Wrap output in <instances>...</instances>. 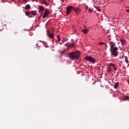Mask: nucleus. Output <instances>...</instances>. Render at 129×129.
I'll return each instance as SVG.
<instances>
[{
	"label": "nucleus",
	"instance_id": "obj_26",
	"mask_svg": "<svg viewBox=\"0 0 129 129\" xmlns=\"http://www.w3.org/2000/svg\"><path fill=\"white\" fill-rule=\"evenodd\" d=\"M103 44H104V42H100L99 43V45H103Z\"/></svg>",
	"mask_w": 129,
	"mask_h": 129
},
{
	"label": "nucleus",
	"instance_id": "obj_25",
	"mask_svg": "<svg viewBox=\"0 0 129 129\" xmlns=\"http://www.w3.org/2000/svg\"><path fill=\"white\" fill-rule=\"evenodd\" d=\"M89 12L92 13V10H91V9H89Z\"/></svg>",
	"mask_w": 129,
	"mask_h": 129
},
{
	"label": "nucleus",
	"instance_id": "obj_15",
	"mask_svg": "<svg viewBox=\"0 0 129 129\" xmlns=\"http://www.w3.org/2000/svg\"><path fill=\"white\" fill-rule=\"evenodd\" d=\"M119 83H118V82H117L116 83H115L114 84V88L115 89H117V87H118Z\"/></svg>",
	"mask_w": 129,
	"mask_h": 129
},
{
	"label": "nucleus",
	"instance_id": "obj_33",
	"mask_svg": "<svg viewBox=\"0 0 129 129\" xmlns=\"http://www.w3.org/2000/svg\"><path fill=\"white\" fill-rule=\"evenodd\" d=\"M128 85H129V81H128Z\"/></svg>",
	"mask_w": 129,
	"mask_h": 129
},
{
	"label": "nucleus",
	"instance_id": "obj_17",
	"mask_svg": "<svg viewBox=\"0 0 129 129\" xmlns=\"http://www.w3.org/2000/svg\"><path fill=\"white\" fill-rule=\"evenodd\" d=\"M94 8H95V9H96V10H97V11H98V12H100V7L94 6Z\"/></svg>",
	"mask_w": 129,
	"mask_h": 129
},
{
	"label": "nucleus",
	"instance_id": "obj_11",
	"mask_svg": "<svg viewBox=\"0 0 129 129\" xmlns=\"http://www.w3.org/2000/svg\"><path fill=\"white\" fill-rule=\"evenodd\" d=\"M74 11H75L77 15H79V13H80L81 10L79 8H77V9L74 8Z\"/></svg>",
	"mask_w": 129,
	"mask_h": 129
},
{
	"label": "nucleus",
	"instance_id": "obj_31",
	"mask_svg": "<svg viewBox=\"0 0 129 129\" xmlns=\"http://www.w3.org/2000/svg\"><path fill=\"white\" fill-rule=\"evenodd\" d=\"M43 13H41V15H40V16L39 17V18H41V17H42V14Z\"/></svg>",
	"mask_w": 129,
	"mask_h": 129
},
{
	"label": "nucleus",
	"instance_id": "obj_14",
	"mask_svg": "<svg viewBox=\"0 0 129 129\" xmlns=\"http://www.w3.org/2000/svg\"><path fill=\"white\" fill-rule=\"evenodd\" d=\"M120 41L121 43V45H124V44H125V43H126V41L124 39H120Z\"/></svg>",
	"mask_w": 129,
	"mask_h": 129
},
{
	"label": "nucleus",
	"instance_id": "obj_29",
	"mask_svg": "<svg viewBox=\"0 0 129 129\" xmlns=\"http://www.w3.org/2000/svg\"><path fill=\"white\" fill-rule=\"evenodd\" d=\"M65 42V39H63V40H62V43H64Z\"/></svg>",
	"mask_w": 129,
	"mask_h": 129
},
{
	"label": "nucleus",
	"instance_id": "obj_16",
	"mask_svg": "<svg viewBox=\"0 0 129 129\" xmlns=\"http://www.w3.org/2000/svg\"><path fill=\"white\" fill-rule=\"evenodd\" d=\"M31 9V6L30 5H27L25 7V10H29Z\"/></svg>",
	"mask_w": 129,
	"mask_h": 129
},
{
	"label": "nucleus",
	"instance_id": "obj_1",
	"mask_svg": "<svg viewBox=\"0 0 129 129\" xmlns=\"http://www.w3.org/2000/svg\"><path fill=\"white\" fill-rule=\"evenodd\" d=\"M80 56L79 51H77L68 53V57L71 60H77Z\"/></svg>",
	"mask_w": 129,
	"mask_h": 129
},
{
	"label": "nucleus",
	"instance_id": "obj_7",
	"mask_svg": "<svg viewBox=\"0 0 129 129\" xmlns=\"http://www.w3.org/2000/svg\"><path fill=\"white\" fill-rule=\"evenodd\" d=\"M110 66H111L113 68L114 71H116V70H117V66H116L115 64L111 63H110Z\"/></svg>",
	"mask_w": 129,
	"mask_h": 129
},
{
	"label": "nucleus",
	"instance_id": "obj_30",
	"mask_svg": "<svg viewBox=\"0 0 129 129\" xmlns=\"http://www.w3.org/2000/svg\"><path fill=\"white\" fill-rule=\"evenodd\" d=\"M23 2H25V3H27V0H23Z\"/></svg>",
	"mask_w": 129,
	"mask_h": 129
},
{
	"label": "nucleus",
	"instance_id": "obj_22",
	"mask_svg": "<svg viewBox=\"0 0 129 129\" xmlns=\"http://www.w3.org/2000/svg\"><path fill=\"white\" fill-rule=\"evenodd\" d=\"M57 38L58 39V42H60V41H61V37H60L59 35H57Z\"/></svg>",
	"mask_w": 129,
	"mask_h": 129
},
{
	"label": "nucleus",
	"instance_id": "obj_13",
	"mask_svg": "<svg viewBox=\"0 0 129 129\" xmlns=\"http://www.w3.org/2000/svg\"><path fill=\"white\" fill-rule=\"evenodd\" d=\"M44 11V7L42 6H39V13H42Z\"/></svg>",
	"mask_w": 129,
	"mask_h": 129
},
{
	"label": "nucleus",
	"instance_id": "obj_24",
	"mask_svg": "<svg viewBox=\"0 0 129 129\" xmlns=\"http://www.w3.org/2000/svg\"><path fill=\"white\" fill-rule=\"evenodd\" d=\"M66 51V49H64L63 51H61V55H63V54H64V52Z\"/></svg>",
	"mask_w": 129,
	"mask_h": 129
},
{
	"label": "nucleus",
	"instance_id": "obj_12",
	"mask_svg": "<svg viewBox=\"0 0 129 129\" xmlns=\"http://www.w3.org/2000/svg\"><path fill=\"white\" fill-rule=\"evenodd\" d=\"M64 45L67 46L68 47H70V48H72V47H74V43L70 44V43H66Z\"/></svg>",
	"mask_w": 129,
	"mask_h": 129
},
{
	"label": "nucleus",
	"instance_id": "obj_10",
	"mask_svg": "<svg viewBox=\"0 0 129 129\" xmlns=\"http://www.w3.org/2000/svg\"><path fill=\"white\" fill-rule=\"evenodd\" d=\"M108 66L107 72H111V71H112V68H111V66H110V63L108 64Z\"/></svg>",
	"mask_w": 129,
	"mask_h": 129
},
{
	"label": "nucleus",
	"instance_id": "obj_19",
	"mask_svg": "<svg viewBox=\"0 0 129 129\" xmlns=\"http://www.w3.org/2000/svg\"><path fill=\"white\" fill-rule=\"evenodd\" d=\"M42 4H44V5H45L46 6H49V4L47 3V2L44 1V0L42 1Z\"/></svg>",
	"mask_w": 129,
	"mask_h": 129
},
{
	"label": "nucleus",
	"instance_id": "obj_3",
	"mask_svg": "<svg viewBox=\"0 0 129 129\" xmlns=\"http://www.w3.org/2000/svg\"><path fill=\"white\" fill-rule=\"evenodd\" d=\"M86 60L87 61H89V62H91V63H93V64H94V63L96 62V60H95V59L93 58V57L90 56H86Z\"/></svg>",
	"mask_w": 129,
	"mask_h": 129
},
{
	"label": "nucleus",
	"instance_id": "obj_6",
	"mask_svg": "<svg viewBox=\"0 0 129 129\" xmlns=\"http://www.w3.org/2000/svg\"><path fill=\"white\" fill-rule=\"evenodd\" d=\"M110 49H114L115 48H117V47L115 46V43L113 41H110Z\"/></svg>",
	"mask_w": 129,
	"mask_h": 129
},
{
	"label": "nucleus",
	"instance_id": "obj_27",
	"mask_svg": "<svg viewBox=\"0 0 129 129\" xmlns=\"http://www.w3.org/2000/svg\"><path fill=\"white\" fill-rule=\"evenodd\" d=\"M61 3H62V4H63V3H64V2H65V0H60Z\"/></svg>",
	"mask_w": 129,
	"mask_h": 129
},
{
	"label": "nucleus",
	"instance_id": "obj_5",
	"mask_svg": "<svg viewBox=\"0 0 129 129\" xmlns=\"http://www.w3.org/2000/svg\"><path fill=\"white\" fill-rule=\"evenodd\" d=\"M47 35L48 37L50 38V39H53V38H54V33H51L49 29L47 30Z\"/></svg>",
	"mask_w": 129,
	"mask_h": 129
},
{
	"label": "nucleus",
	"instance_id": "obj_32",
	"mask_svg": "<svg viewBox=\"0 0 129 129\" xmlns=\"http://www.w3.org/2000/svg\"><path fill=\"white\" fill-rule=\"evenodd\" d=\"M60 45H62V43H60Z\"/></svg>",
	"mask_w": 129,
	"mask_h": 129
},
{
	"label": "nucleus",
	"instance_id": "obj_20",
	"mask_svg": "<svg viewBox=\"0 0 129 129\" xmlns=\"http://www.w3.org/2000/svg\"><path fill=\"white\" fill-rule=\"evenodd\" d=\"M125 62H126V64H128V60L127 57L125 56Z\"/></svg>",
	"mask_w": 129,
	"mask_h": 129
},
{
	"label": "nucleus",
	"instance_id": "obj_35",
	"mask_svg": "<svg viewBox=\"0 0 129 129\" xmlns=\"http://www.w3.org/2000/svg\"><path fill=\"white\" fill-rule=\"evenodd\" d=\"M40 42H42L41 41H40Z\"/></svg>",
	"mask_w": 129,
	"mask_h": 129
},
{
	"label": "nucleus",
	"instance_id": "obj_28",
	"mask_svg": "<svg viewBox=\"0 0 129 129\" xmlns=\"http://www.w3.org/2000/svg\"><path fill=\"white\" fill-rule=\"evenodd\" d=\"M126 12H127V13H129V9H127V10H126Z\"/></svg>",
	"mask_w": 129,
	"mask_h": 129
},
{
	"label": "nucleus",
	"instance_id": "obj_18",
	"mask_svg": "<svg viewBox=\"0 0 129 129\" xmlns=\"http://www.w3.org/2000/svg\"><path fill=\"white\" fill-rule=\"evenodd\" d=\"M30 14H31V15H33V16H36V15H37V12L36 11H32L30 12Z\"/></svg>",
	"mask_w": 129,
	"mask_h": 129
},
{
	"label": "nucleus",
	"instance_id": "obj_8",
	"mask_svg": "<svg viewBox=\"0 0 129 129\" xmlns=\"http://www.w3.org/2000/svg\"><path fill=\"white\" fill-rule=\"evenodd\" d=\"M49 14H50V13H49V11H48V9H46L45 10L44 15L43 16V19H45V18H46L47 16H48Z\"/></svg>",
	"mask_w": 129,
	"mask_h": 129
},
{
	"label": "nucleus",
	"instance_id": "obj_23",
	"mask_svg": "<svg viewBox=\"0 0 129 129\" xmlns=\"http://www.w3.org/2000/svg\"><path fill=\"white\" fill-rule=\"evenodd\" d=\"M25 14H26V16H29L30 15V14H31V13L25 12Z\"/></svg>",
	"mask_w": 129,
	"mask_h": 129
},
{
	"label": "nucleus",
	"instance_id": "obj_4",
	"mask_svg": "<svg viewBox=\"0 0 129 129\" xmlns=\"http://www.w3.org/2000/svg\"><path fill=\"white\" fill-rule=\"evenodd\" d=\"M72 10H74V7L73 6H70L67 9V15H69L71 12H72Z\"/></svg>",
	"mask_w": 129,
	"mask_h": 129
},
{
	"label": "nucleus",
	"instance_id": "obj_34",
	"mask_svg": "<svg viewBox=\"0 0 129 129\" xmlns=\"http://www.w3.org/2000/svg\"><path fill=\"white\" fill-rule=\"evenodd\" d=\"M12 1H16V0H12Z\"/></svg>",
	"mask_w": 129,
	"mask_h": 129
},
{
	"label": "nucleus",
	"instance_id": "obj_21",
	"mask_svg": "<svg viewBox=\"0 0 129 129\" xmlns=\"http://www.w3.org/2000/svg\"><path fill=\"white\" fill-rule=\"evenodd\" d=\"M123 100H127V99H129V97L127 96H125L123 98Z\"/></svg>",
	"mask_w": 129,
	"mask_h": 129
},
{
	"label": "nucleus",
	"instance_id": "obj_9",
	"mask_svg": "<svg viewBox=\"0 0 129 129\" xmlns=\"http://www.w3.org/2000/svg\"><path fill=\"white\" fill-rule=\"evenodd\" d=\"M82 32H83L84 34H87V33L89 32V30L87 28H84L82 29Z\"/></svg>",
	"mask_w": 129,
	"mask_h": 129
},
{
	"label": "nucleus",
	"instance_id": "obj_2",
	"mask_svg": "<svg viewBox=\"0 0 129 129\" xmlns=\"http://www.w3.org/2000/svg\"><path fill=\"white\" fill-rule=\"evenodd\" d=\"M110 52L112 57H117L118 56V47L110 49Z\"/></svg>",
	"mask_w": 129,
	"mask_h": 129
}]
</instances>
